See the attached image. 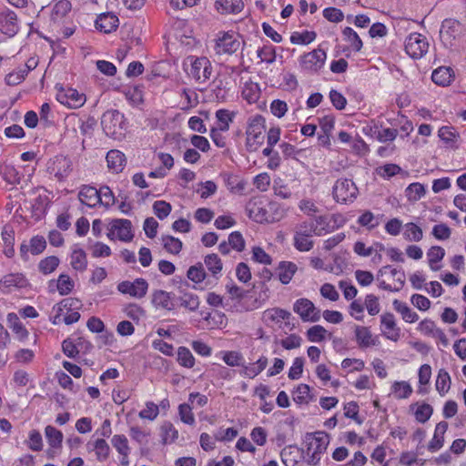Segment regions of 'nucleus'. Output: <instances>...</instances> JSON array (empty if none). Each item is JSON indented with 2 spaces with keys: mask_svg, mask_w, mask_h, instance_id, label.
I'll return each mask as SVG.
<instances>
[{
  "mask_svg": "<svg viewBox=\"0 0 466 466\" xmlns=\"http://www.w3.org/2000/svg\"><path fill=\"white\" fill-rule=\"evenodd\" d=\"M312 228V225L306 220L296 225L293 238V245L296 249L307 252L313 248L314 242L311 238L315 235V229Z\"/></svg>",
  "mask_w": 466,
  "mask_h": 466,
  "instance_id": "6",
  "label": "nucleus"
},
{
  "mask_svg": "<svg viewBox=\"0 0 466 466\" xmlns=\"http://www.w3.org/2000/svg\"><path fill=\"white\" fill-rule=\"evenodd\" d=\"M433 409L430 404L423 403L415 410V418L420 423H425L432 415Z\"/></svg>",
  "mask_w": 466,
  "mask_h": 466,
  "instance_id": "60",
  "label": "nucleus"
},
{
  "mask_svg": "<svg viewBox=\"0 0 466 466\" xmlns=\"http://www.w3.org/2000/svg\"><path fill=\"white\" fill-rule=\"evenodd\" d=\"M464 35L463 25L457 20L445 19L440 29V38L444 46L457 48Z\"/></svg>",
  "mask_w": 466,
  "mask_h": 466,
  "instance_id": "4",
  "label": "nucleus"
},
{
  "mask_svg": "<svg viewBox=\"0 0 466 466\" xmlns=\"http://www.w3.org/2000/svg\"><path fill=\"white\" fill-rule=\"evenodd\" d=\"M148 289V283L142 278L136 279L133 282L122 281L117 285V290L122 294H128L137 299L146 296Z\"/></svg>",
  "mask_w": 466,
  "mask_h": 466,
  "instance_id": "14",
  "label": "nucleus"
},
{
  "mask_svg": "<svg viewBox=\"0 0 466 466\" xmlns=\"http://www.w3.org/2000/svg\"><path fill=\"white\" fill-rule=\"evenodd\" d=\"M268 365V358L265 356L260 357L256 362L244 366V376L253 379L258 376Z\"/></svg>",
  "mask_w": 466,
  "mask_h": 466,
  "instance_id": "33",
  "label": "nucleus"
},
{
  "mask_svg": "<svg viewBox=\"0 0 466 466\" xmlns=\"http://www.w3.org/2000/svg\"><path fill=\"white\" fill-rule=\"evenodd\" d=\"M180 306L190 310L195 311L199 307V299L196 294L185 292L179 297Z\"/></svg>",
  "mask_w": 466,
  "mask_h": 466,
  "instance_id": "46",
  "label": "nucleus"
},
{
  "mask_svg": "<svg viewBox=\"0 0 466 466\" xmlns=\"http://www.w3.org/2000/svg\"><path fill=\"white\" fill-rule=\"evenodd\" d=\"M107 238L111 240L118 239L123 242H129L133 239L132 223L128 219H112L107 227Z\"/></svg>",
  "mask_w": 466,
  "mask_h": 466,
  "instance_id": "8",
  "label": "nucleus"
},
{
  "mask_svg": "<svg viewBox=\"0 0 466 466\" xmlns=\"http://www.w3.org/2000/svg\"><path fill=\"white\" fill-rule=\"evenodd\" d=\"M70 264L77 271L83 272L87 267L86 254L82 248H75L71 254Z\"/></svg>",
  "mask_w": 466,
  "mask_h": 466,
  "instance_id": "34",
  "label": "nucleus"
},
{
  "mask_svg": "<svg viewBox=\"0 0 466 466\" xmlns=\"http://www.w3.org/2000/svg\"><path fill=\"white\" fill-rule=\"evenodd\" d=\"M304 441L307 446V462L310 465H317L329 443V436L324 431L307 433Z\"/></svg>",
  "mask_w": 466,
  "mask_h": 466,
  "instance_id": "2",
  "label": "nucleus"
},
{
  "mask_svg": "<svg viewBox=\"0 0 466 466\" xmlns=\"http://www.w3.org/2000/svg\"><path fill=\"white\" fill-rule=\"evenodd\" d=\"M91 443H88L89 447ZM92 450L95 451L97 461H104L109 457L110 447L104 439H97L92 443Z\"/></svg>",
  "mask_w": 466,
  "mask_h": 466,
  "instance_id": "37",
  "label": "nucleus"
},
{
  "mask_svg": "<svg viewBox=\"0 0 466 466\" xmlns=\"http://www.w3.org/2000/svg\"><path fill=\"white\" fill-rule=\"evenodd\" d=\"M124 94L132 106H138L143 102V92L139 86H128Z\"/></svg>",
  "mask_w": 466,
  "mask_h": 466,
  "instance_id": "49",
  "label": "nucleus"
},
{
  "mask_svg": "<svg viewBox=\"0 0 466 466\" xmlns=\"http://www.w3.org/2000/svg\"><path fill=\"white\" fill-rule=\"evenodd\" d=\"M328 330L320 326L315 325L307 330V338L311 342H321L326 339Z\"/></svg>",
  "mask_w": 466,
  "mask_h": 466,
  "instance_id": "50",
  "label": "nucleus"
},
{
  "mask_svg": "<svg viewBox=\"0 0 466 466\" xmlns=\"http://www.w3.org/2000/svg\"><path fill=\"white\" fill-rule=\"evenodd\" d=\"M7 322L9 328L16 335L19 340H25L27 339L29 333L15 313L12 312L7 315Z\"/></svg>",
  "mask_w": 466,
  "mask_h": 466,
  "instance_id": "28",
  "label": "nucleus"
},
{
  "mask_svg": "<svg viewBox=\"0 0 466 466\" xmlns=\"http://www.w3.org/2000/svg\"><path fill=\"white\" fill-rule=\"evenodd\" d=\"M187 277L188 279H190L192 282L196 284H199L202 281H204L207 278V273L204 269V265L202 263H197L196 265H193L189 267L187 272Z\"/></svg>",
  "mask_w": 466,
  "mask_h": 466,
  "instance_id": "40",
  "label": "nucleus"
},
{
  "mask_svg": "<svg viewBox=\"0 0 466 466\" xmlns=\"http://www.w3.org/2000/svg\"><path fill=\"white\" fill-rule=\"evenodd\" d=\"M451 380L450 374L443 369L439 370L436 380V390L441 396H444L450 390Z\"/></svg>",
  "mask_w": 466,
  "mask_h": 466,
  "instance_id": "36",
  "label": "nucleus"
},
{
  "mask_svg": "<svg viewBox=\"0 0 466 466\" xmlns=\"http://www.w3.org/2000/svg\"><path fill=\"white\" fill-rule=\"evenodd\" d=\"M101 125L107 137L121 139L125 137V116L117 110L105 112L101 118Z\"/></svg>",
  "mask_w": 466,
  "mask_h": 466,
  "instance_id": "3",
  "label": "nucleus"
},
{
  "mask_svg": "<svg viewBox=\"0 0 466 466\" xmlns=\"http://www.w3.org/2000/svg\"><path fill=\"white\" fill-rule=\"evenodd\" d=\"M191 410L192 409H191L190 405L187 404V403L180 404L178 407V413H179L180 420L184 423L188 424V425H192L195 423V417H194V414L192 413Z\"/></svg>",
  "mask_w": 466,
  "mask_h": 466,
  "instance_id": "63",
  "label": "nucleus"
},
{
  "mask_svg": "<svg viewBox=\"0 0 466 466\" xmlns=\"http://www.w3.org/2000/svg\"><path fill=\"white\" fill-rule=\"evenodd\" d=\"M177 361L181 366L190 369L195 364V358L187 348L179 347L177 349Z\"/></svg>",
  "mask_w": 466,
  "mask_h": 466,
  "instance_id": "51",
  "label": "nucleus"
},
{
  "mask_svg": "<svg viewBox=\"0 0 466 466\" xmlns=\"http://www.w3.org/2000/svg\"><path fill=\"white\" fill-rule=\"evenodd\" d=\"M27 74H28V69L20 67L17 70L9 73L5 76V82L9 86H16V85L20 84L25 79V76H27Z\"/></svg>",
  "mask_w": 466,
  "mask_h": 466,
  "instance_id": "58",
  "label": "nucleus"
},
{
  "mask_svg": "<svg viewBox=\"0 0 466 466\" xmlns=\"http://www.w3.org/2000/svg\"><path fill=\"white\" fill-rule=\"evenodd\" d=\"M358 223L362 227L368 228L369 229H373L380 225L379 218H376L370 211H365L361 216H360L358 218Z\"/></svg>",
  "mask_w": 466,
  "mask_h": 466,
  "instance_id": "57",
  "label": "nucleus"
},
{
  "mask_svg": "<svg viewBox=\"0 0 466 466\" xmlns=\"http://www.w3.org/2000/svg\"><path fill=\"white\" fill-rule=\"evenodd\" d=\"M428 49L427 38L421 34L412 33L405 40V50L414 59L422 57L428 52Z\"/></svg>",
  "mask_w": 466,
  "mask_h": 466,
  "instance_id": "10",
  "label": "nucleus"
},
{
  "mask_svg": "<svg viewBox=\"0 0 466 466\" xmlns=\"http://www.w3.org/2000/svg\"><path fill=\"white\" fill-rule=\"evenodd\" d=\"M357 195L358 187L350 179H339L333 187V197L338 202H352Z\"/></svg>",
  "mask_w": 466,
  "mask_h": 466,
  "instance_id": "9",
  "label": "nucleus"
},
{
  "mask_svg": "<svg viewBox=\"0 0 466 466\" xmlns=\"http://www.w3.org/2000/svg\"><path fill=\"white\" fill-rule=\"evenodd\" d=\"M0 285L5 289L22 288L25 285V279L22 274H8L1 279Z\"/></svg>",
  "mask_w": 466,
  "mask_h": 466,
  "instance_id": "39",
  "label": "nucleus"
},
{
  "mask_svg": "<svg viewBox=\"0 0 466 466\" xmlns=\"http://www.w3.org/2000/svg\"><path fill=\"white\" fill-rule=\"evenodd\" d=\"M444 256L445 250L440 246H433L428 250V262L431 270L438 271L441 269V267L438 263L443 259Z\"/></svg>",
  "mask_w": 466,
  "mask_h": 466,
  "instance_id": "30",
  "label": "nucleus"
},
{
  "mask_svg": "<svg viewBox=\"0 0 466 466\" xmlns=\"http://www.w3.org/2000/svg\"><path fill=\"white\" fill-rule=\"evenodd\" d=\"M290 316L289 311L279 308L269 309L264 312V318L274 322L289 319Z\"/></svg>",
  "mask_w": 466,
  "mask_h": 466,
  "instance_id": "48",
  "label": "nucleus"
},
{
  "mask_svg": "<svg viewBox=\"0 0 466 466\" xmlns=\"http://www.w3.org/2000/svg\"><path fill=\"white\" fill-rule=\"evenodd\" d=\"M343 35L346 40L350 43L351 48L355 51H360L362 47V41L359 35L351 28L346 27L343 30Z\"/></svg>",
  "mask_w": 466,
  "mask_h": 466,
  "instance_id": "54",
  "label": "nucleus"
},
{
  "mask_svg": "<svg viewBox=\"0 0 466 466\" xmlns=\"http://www.w3.org/2000/svg\"><path fill=\"white\" fill-rule=\"evenodd\" d=\"M403 237L408 241L418 242L422 239V229L416 224L410 222L405 224Z\"/></svg>",
  "mask_w": 466,
  "mask_h": 466,
  "instance_id": "41",
  "label": "nucleus"
},
{
  "mask_svg": "<svg viewBox=\"0 0 466 466\" xmlns=\"http://www.w3.org/2000/svg\"><path fill=\"white\" fill-rule=\"evenodd\" d=\"M447 428L448 423L445 421H441L436 425L433 438L428 445V450L430 451L434 452L443 446L444 433L446 432Z\"/></svg>",
  "mask_w": 466,
  "mask_h": 466,
  "instance_id": "23",
  "label": "nucleus"
},
{
  "mask_svg": "<svg viewBox=\"0 0 466 466\" xmlns=\"http://www.w3.org/2000/svg\"><path fill=\"white\" fill-rule=\"evenodd\" d=\"M364 305L370 316L377 315L380 310L379 299L373 294L366 296Z\"/></svg>",
  "mask_w": 466,
  "mask_h": 466,
  "instance_id": "64",
  "label": "nucleus"
},
{
  "mask_svg": "<svg viewBox=\"0 0 466 466\" xmlns=\"http://www.w3.org/2000/svg\"><path fill=\"white\" fill-rule=\"evenodd\" d=\"M164 248L172 254H178L182 249V242L172 236H165L162 238Z\"/></svg>",
  "mask_w": 466,
  "mask_h": 466,
  "instance_id": "55",
  "label": "nucleus"
},
{
  "mask_svg": "<svg viewBox=\"0 0 466 466\" xmlns=\"http://www.w3.org/2000/svg\"><path fill=\"white\" fill-rule=\"evenodd\" d=\"M392 305L394 309L401 315L402 319L406 322L413 323L419 319L418 314L415 311H412L406 303L394 299Z\"/></svg>",
  "mask_w": 466,
  "mask_h": 466,
  "instance_id": "32",
  "label": "nucleus"
},
{
  "mask_svg": "<svg viewBox=\"0 0 466 466\" xmlns=\"http://www.w3.org/2000/svg\"><path fill=\"white\" fill-rule=\"evenodd\" d=\"M425 195V188L420 183H411L406 188V196L409 200L417 201Z\"/></svg>",
  "mask_w": 466,
  "mask_h": 466,
  "instance_id": "56",
  "label": "nucleus"
},
{
  "mask_svg": "<svg viewBox=\"0 0 466 466\" xmlns=\"http://www.w3.org/2000/svg\"><path fill=\"white\" fill-rule=\"evenodd\" d=\"M306 222H309L312 225V229H315V236H324L331 231L330 221L328 216H318L312 219L306 220Z\"/></svg>",
  "mask_w": 466,
  "mask_h": 466,
  "instance_id": "29",
  "label": "nucleus"
},
{
  "mask_svg": "<svg viewBox=\"0 0 466 466\" xmlns=\"http://www.w3.org/2000/svg\"><path fill=\"white\" fill-rule=\"evenodd\" d=\"M152 303L155 307L167 310H172L174 309L172 294L165 290H156L152 295Z\"/></svg>",
  "mask_w": 466,
  "mask_h": 466,
  "instance_id": "24",
  "label": "nucleus"
},
{
  "mask_svg": "<svg viewBox=\"0 0 466 466\" xmlns=\"http://www.w3.org/2000/svg\"><path fill=\"white\" fill-rule=\"evenodd\" d=\"M244 6L242 0H218L216 8L222 14L239 13Z\"/></svg>",
  "mask_w": 466,
  "mask_h": 466,
  "instance_id": "26",
  "label": "nucleus"
},
{
  "mask_svg": "<svg viewBox=\"0 0 466 466\" xmlns=\"http://www.w3.org/2000/svg\"><path fill=\"white\" fill-rule=\"evenodd\" d=\"M236 113L228 109H218L216 112V117L218 122V128L220 131H228L229 125L233 121Z\"/></svg>",
  "mask_w": 466,
  "mask_h": 466,
  "instance_id": "38",
  "label": "nucleus"
},
{
  "mask_svg": "<svg viewBox=\"0 0 466 466\" xmlns=\"http://www.w3.org/2000/svg\"><path fill=\"white\" fill-rule=\"evenodd\" d=\"M354 332L357 344L360 348H369L370 346H375L378 342V340L373 338L370 329L367 327L356 326Z\"/></svg>",
  "mask_w": 466,
  "mask_h": 466,
  "instance_id": "21",
  "label": "nucleus"
},
{
  "mask_svg": "<svg viewBox=\"0 0 466 466\" xmlns=\"http://www.w3.org/2000/svg\"><path fill=\"white\" fill-rule=\"evenodd\" d=\"M326 57L325 51L318 48L301 57V66L306 70L316 72L323 66Z\"/></svg>",
  "mask_w": 466,
  "mask_h": 466,
  "instance_id": "15",
  "label": "nucleus"
},
{
  "mask_svg": "<svg viewBox=\"0 0 466 466\" xmlns=\"http://www.w3.org/2000/svg\"><path fill=\"white\" fill-rule=\"evenodd\" d=\"M373 133L376 136V138L380 142L386 143V142H391L396 138V137L398 135V130L395 128H390V127L379 128L378 127H375Z\"/></svg>",
  "mask_w": 466,
  "mask_h": 466,
  "instance_id": "47",
  "label": "nucleus"
},
{
  "mask_svg": "<svg viewBox=\"0 0 466 466\" xmlns=\"http://www.w3.org/2000/svg\"><path fill=\"white\" fill-rule=\"evenodd\" d=\"M118 26V18L112 13L101 14L96 20V27L100 32L109 34Z\"/></svg>",
  "mask_w": 466,
  "mask_h": 466,
  "instance_id": "18",
  "label": "nucleus"
},
{
  "mask_svg": "<svg viewBox=\"0 0 466 466\" xmlns=\"http://www.w3.org/2000/svg\"><path fill=\"white\" fill-rule=\"evenodd\" d=\"M75 287V282L66 274H61L56 281V289L61 296L69 294Z\"/></svg>",
  "mask_w": 466,
  "mask_h": 466,
  "instance_id": "45",
  "label": "nucleus"
},
{
  "mask_svg": "<svg viewBox=\"0 0 466 466\" xmlns=\"http://www.w3.org/2000/svg\"><path fill=\"white\" fill-rule=\"evenodd\" d=\"M454 77L453 71L451 67L440 66L432 72V81L441 86H449Z\"/></svg>",
  "mask_w": 466,
  "mask_h": 466,
  "instance_id": "22",
  "label": "nucleus"
},
{
  "mask_svg": "<svg viewBox=\"0 0 466 466\" xmlns=\"http://www.w3.org/2000/svg\"><path fill=\"white\" fill-rule=\"evenodd\" d=\"M72 170L71 160L64 156H56L47 164V171L58 180L66 178Z\"/></svg>",
  "mask_w": 466,
  "mask_h": 466,
  "instance_id": "12",
  "label": "nucleus"
},
{
  "mask_svg": "<svg viewBox=\"0 0 466 466\" xmlns=\"http://www.w3.org/2000/svg\"><path fill=\"white\" fill-rule=\"evenodd\" d=\"M171 209V205L164 200H157L153 204L154 213L159 219L166 218L170 214Z\"/></svg>",
  "mask_w": 466,
  "mask_h": 466,
  "instance_id": "59",
  "label": "nucleus"
},
{
  "mask_svg": "<svg viewBox=\"0 0 466 466\" xmlns=\"http://www.w3.org/2000/svg\"><path fill=\"white\" fill-rule=\"evenodd\" d=\"M381 326L384 327L382 332L387 339L397 341L400 337V330L396 326L394 315L392 313H384L380 316Z\"/></svg>",
  "mask_w": 466,
  "mask_h": 466,
  "instance_id": "17",
  "label": "nucleus"
},
{
  "mask_svg": "<svg viewBox=\"0 0 466 466\" xmlns=\"http://www.w3.org/2000/svg\"><path fill=\"white\" fill-rule=\"evenodd\" d=\"M239 35L234 32H219L215 40V52L218 56H231L241 47Z\"/></svg>",
  "mask_w": 466,
  "mask_h": 466,
  "instance_id": "5",
  "label": "nucleus"
},
{
  "mask_svg": "<svg viewBox=\"0 0 466 466\" xmlns=\"http://www.w3.org/2000/svg\"><path fill=\"white\" fill-rule=\"evenodd\" d=\"M187 60L190 62V68L187 72L189 76L200 84L210 79L213 68L211 62L207 57L190 56Z\"/></svg>",
  "mask_w": 466,
  "mask_h": 466,
  "instance_id": "7",
  "label": "nucleus"
},
{
  "mask_svg": "<svg viewBox=\"0 0 466 466\" xmlns=\"http://www.w3.org/2000/svg\"><path fill=\"white\" fill-rule=\"evenodd\" d=\"M159 413L157 405L154 402L148 401L146 403V408L140 410L138 416L141 419H147L149 420H155Z\"/></svg>",
  "mask_w": 466,
  "mask_h": 466,
  "instance_id": "62",
  "label": "nucleus"
},
{
  "mask_svg": "<svg viewBox=\"0 0 466 466\" xmlns=\"http://www.w3.org/2000/svg\"><path fill=\"white\" fill-rule=\"evenodd\" d=\"M298 267L290 261H281L278 267L279 279L282 284H289L296 273Z\"/></svg>",
  "mask_w": 466,
  "mask_h": 466,
  "instance_id": "25",
  "label": "nucleus"
},
{
  "mask_svg": "<svg viewBox=\"0 0 466 466\" xmlns=\"http://www.w3.org/2000/svg\"><path fill=\"white\" fill-rule=\"evenodd\" d=\"M204 264L212 277L216 279L221 275L223 263L217 254H208L204 258Z\"/></svg>",
  "mask_w": 466,
  "mask_h": 466,
  "instance_id": "27",
  "label": "nucleus"
},
{
  "mask_svg": "<svg viewBox=\"0 0 466 466\" xmlns=\"http://www.w3.org/2000/svg\"><path fill=\"white\" fill-rule=\"evenodd\" d=\"M293 310L305 322H317L320 319V310L315 307L311 300L305 298L295 301Z\"/></svg>",
  "mask_w": 466,
  "mask_h": 466,
  "instance_id": "11",
  "label": "nucleus"
},
{
  "mask_svg": "<svg viewBox=\"0 0 466 466\" xmlns=\"http://www.w3.org/2000/svg\"><path fill=\"white\" fill-rule=\"evenodd\" d=\"M391 392L396 399H407L412 393V388L407 381H395L391 386Z\"/></svg>",
  "mask_w": 466,
  "mask_h": 466,
  "instance_id": "42",
  "label": "nucleus"
},
{
  "mask_svg": "<svg viewBox=\"0 0 466 466\" xmlns=\"http://www.w3.org/2000/svg\"><path fill=\"white\" fill-rule=\"evenodd\" d=\"M316 38V33L313 31H304L302 33H293L290 41L295 45H307Z\"/></svg>",
  "mask_w": 466,
  "mask_h": 466,
  "instance_id": "52",
  "label": "nucleus"
},
{
  "mask_svg": "<svg viewBox=\"0 0 466 466\" xmlns=\"http://www.w3.org/2000/svg\"><path fill=\"white\" fill-rule=\"evenodd\" d=\"M56 99L68 107L79 108L85 104L86 96L74 88L60 87L56 94Z\"/></svg>",
  "mask_w": 466,
  "mask_h": 466,
  "instance_id": "13",
  "label": "nucleus"
},
{
  "mask_svg": "<svg viewBox=\"0 0 466 466\" xmlns=\"http://www.w3.org/2000/svg\"><path fill=\"white\" fill-rule=\"evenodd\" d=\"M438 136L447 147H455L456 142L460 137L454 127L447 126L441 127L439 129Z\"/></svg>",
  "mask_w": 466,
  "mask_h": 466,
  "instance_id": "31",
  "label": "nucleus"
},
{
  "mask_svg": "<svg viewBox=\"0 0 466 466\" xmlns=\"http://www.w3.org/2000/svg\"><path fill=\"white\" fill-rule=\"evenodd\" d=\"M78 198L84 205L94 208L101 201V196L97 193V189L94 187L84 185L78 193Z\"/></svg>",
  "mask_w": 466,
  "mask_h": 466,
  "instance_id": "20",
  "label": "nucleus"
},
{
  "mask_svg": "<svg viewBox=\"0 0 466 466\" xmlns=\"http://www.w3.org/2000/svg\"><path fill=\"white\" fill-rule=\"evenodd\" d=\"M293 400L298 404H308L312 397L309 385L301 383L292 392Z\"/></svg>",
  "mask_w": 466,
  "mask_h": 466,
  "instance_id": "35",
  "label": "nucleus"
},
{
  "mask_svg": "<svg viewBox=\"0 0 466 466\" xmlns=\"http://www.w3.org/2000/svg\"><path fill=\"white\" fill-rule=\"evenodd\" d=\"M266 131V119L263 116L256 114L248 117L246 127L245 147L248 152H256L264 143Z\"/></svg>",
  "mask_w": 466,
  "mask_h": 466,
  "instance_id": "1",
  "label": "nucleus"
},
{
  "mask_svg": "<svg viewBox=\"0 0 466 466\" xmlns=\"http://www.w3.org/2000/svg\"><path fill=\"white\" fill-rule=\"evenodd\" d=\"M48 444L52 448H60L63 441V433L53 426H46L45 429Z\"/></svg>",
  "mask_w": 466,
  "mask_h": 466,
  "instance_id": "43",
  "label": "nucleus"
},
{
  "mask_svg": "<svg viewBox=\"0 0 466 466\" xmlns=\"http://www.w3.org/2000/svg\"><path fill=\"white\" fill-rule=\"evenodd\" d=\"M106 159L107 162V167L115 173H120L127 163L125 154L117 149L109 150L106 154Z\"/></svg>",
  "mask_w": 466,
  "mask_h": 466,
  "instance_id": "19",
  "label": "nucleus"
},
{
  "mask_svg": "<svg viewBox=\"0 0 466 466\" xmlns=\"http://www.w3.org/2000/svg\"><path fill=\"white\" fill-rule=\"evenodd\" d=\"M59 258L56 256H50L42 259L38 265L39 269L44 274H50L56 270L59 265Z\"/></svg>",
  "mask_w": 466,
  "mask_h": 466,
  "instance_id": "53",
  "label": "nucleus"
},
{
  "mask_svg": "<svg viewBox=\"0 0 466 466\" xmlns=\"http://www.w3.org/2000/svg\"><path fill=\"white\" fill-rule=\"evenodd\" d=\"M0 31L9 36H13L18 31L17 16L10 10L0 11Z\"/></svg>",
  "mask_w": 466,
  "mask_h": 466,
  "instance_id": "16",
  "label": "nucleus"
},
{
  "mask_svg": "<svg viewBox=\"0 0 466 466\" xmlns=\"http://www.w3.org/2000/svg\"><path fill=\"white\" fill-rule=\"evenodd\" d=\"M258 56L260 58L261 62L268 64L273 63L276 59L275 47L272 46H264L258 50Z\"/></svg>",
  "mask_w": 466,
  "mask_h": 466,
  "instance_id": "61",
  "label": "nucleus"
},
{
  "mask_svg": "<svg viewBox=\"0 0 466 466\" xmlns=\"http://www.w3.org/2000/svg\"><path fill=\"white\" fill-rule=\"evenodd\" d=\"M113 447L117 451L121 456H126L130 453V447L128 445L127 438L123 434H116L111 439Z\"/></svg>",
  "mask_w": 466,
  "mask_h": 466,
  "instance_id": "44",
  "label": "nucleus"
}]
</instances>
